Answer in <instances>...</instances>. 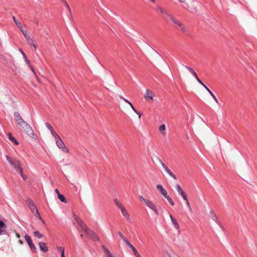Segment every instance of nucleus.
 I'll return each mask as SVG.
<instances>
[{"instance_id": "nucleus-33", "label": "nucleus", "mask_w": 257, "mask_h": 257, "mask_svg": "<svg viewBox=\"0 0 257 257\" xmlns=\"http://www.w3.org/2000/svg\"><path fill=\"white\" fill-rule=\"evenodd\" d=\"M58 197L62 202L66 203V199L63 195H61V194H59Z\"/></svg>"}, {"instance_id": "nucleus-7", "label": "nucleus", "mask_w": 257, "mask_h": 257, "mask_svg": "<svg viewBox=\"0 0 257 257\" xmlns=\"http://www.w3.org/2000/svg\"><path fill=\"white\" fill-rule=\"evenodd\" d=\"M25 238L26 240L28 242L29 246L30 247L31 249L33 251L36 252V248L35 245L33 243V242H32V240L31 237L29 235H26L25 236Z\"/></svg>"}, {"instance_id": "nucleus-43", "label": "nucleus", "mask_w": 257, "mask_h": 257, "mask_svg": "<svg viewBox=\"0 0 257 257\" xmlns=\"http://www.w3.org/2000/svg\"><path fill=\"white\" fill-rule=\"evenodd\" d=\"M61 149L62 150L63 152H64V153H69V150L66 148L65 145L64 146V148H61Z\"/></svg>"}, {"instance_id": "nucleus-13", "label": "nucleus", "mask_w": 257, "mask_h": 257, "mask_svg": "<svg viewBox=\"0 0 257 257\" xmlns=\"http://www.w3.org/2000/svg\"><path fill=\"white\" fill-rule=\"evenodd\" d=\"M157 12L161 14H165L166 15L167 17L168 16V14H169L170 13L169 12H168V11H167V10H166L165 9L161 7H160V6H158L157 7Z\"/></svg>"}, {"instance_id": "nucleus-50", "label": "nucleus", "mask_w": 257, "mask_h": 257, "mask_svg": "<svg viewBox=\"0 0 257 257\" xmlns=\"http://www.w3.org/2000/svg\"><path fill=\"white\" fill-rule=\"evenodd\" d=\"M138 115H139V118H141V115H142V113H140L137 110V112H136Z\"/></svg>"}, {"instance_id": "nucleus-44", "label": "nucleus", "mask_w": 257, "mask_h": 257, "mask_svg": "<svg viewBox=\"0 0 257 257\" xmlns=\"http://www.w3.org/2000/svg\"><path fill=\"white\" fill-rule=\"evenodd\" d=\"M184 200L186 201V205H187V206L189 208L190 210L191 211L192 209H191V206H190V203L188 201V198L187 197V200Z\"/></svg>"}, {"instance_id": "nucleus-34", "label": "nucleus", "mask_w": 257, "mask_h": 257, "mask_svg": "<svg viewBox=\"0 0 257 257\" xmlns=\"http://www.w3.org/2000/svg\"><path fill=\"white\" fill-rule=\"evenodd\" d=\"M25 61L27 63V64L30 66L31 70L33 71L34 74L36 75V73L34 70L33 67L31 65L30 61L28 60V58L27 59H25Z\"/></svg>"}, {"instance_id": "nucleus-17", "label": "nucleus", "mask_w": 257, "mask_h": 257, "mask_svg": "<svg viewBox=\"0 0 257 257\" xmlns=\"http://www.w3.org/2000/svg\"><path fill=\"white\" fill-rule=\"evenodd\" d=\"M55 141L56 144L59 148L61 149L62 148H64L65 144L60 138L56 140Z\"/></svg>"}, {"instance_id": "nucleus-58", "label": "nucleus", "mask_w": 257, "mask_h": 257, "mask_svg": "<svg viewBox=\"0 0 257 257\" xmlns=\"http://www.w3.org/2000/svg\"><path fill=\"white\" fill-rule=\"evenodd\" d=\"M151 1L152 2H153V3H155V0H151Z\"/></svg>"}, {"instance_id": "nucleus-18", "label": "nucleus", "mask_w": 257, "mask_h": 257, "mask_svg": "<svg viewBox=\"0 0 257 257\" xmlns=\"http://www.w3.org/2000/svg\"><path fill=\"white\" fill-rule=\"evenodd\" d=\"M39 247L42 251L46 252L48 250L47 246L45 242H40L39 243Z\"/></svg>"}, {"instance_id": "nucleus-45", "label": "nucleus", "mask_w": 257, "mask_h": 257, "mask_svg": "<svg viewBox=\"0 0 257 257\" xmlns=\"http://www.w3.org/2000/svg\"><path fill=\"white\" fill-rule=\"evenodd\" d=\"M132 250H133L134 254L136 256L137 255H138L139 253V252L137 251V250L134 247L132 249Z\"/></svg>"}, {"instance_id": "nucleus-15", "label": "nucleus", "mask_w": 257, "mask_h": 257, "mask_svg": "<svg viewBox=\"0 0 257 257\" xmlns=\"http://www.w3.org/2000/svg\"><path fill=\"white\" fill-rule=\"evenodd\" d=\"M168 18L169 20L174 25H177L179 22V20L177 19L174 16L170 13L168 14Z\"/></svg>"}, {"instance_id": "nucleus-28", "label": "nucleus", "mask_w": 257, "mask_h": 257, "mask_svg": "<svg viewBox=\"0 0 257 257\" xmlns=\"http://www.w3.org/2000/svg\"><path fill=\"white\" fill-rule=\"evenodd\" d=\"M164 197L168 201L171 205L174 206L175 205V203L172 199L170 196L168 195V194H167V196H165Z\"/></svg>"}, {"instance_id": "nucleus-40", "label": "nucleus", "mask_w": 257, "mask_h": 257, "mask_svg": "<svg viewBox=\"0 0 257 257\" xmlns=\"http://www.w3.org/2000/svg\"><path fill=\"white\" fill-rule=\"evenodd\" d=\"M63 1H64L65 2V6L66 7V8L67 9V10H68L69 13L70 14H71V9L69 6V5H68V4L65 1V0H62Z\"/></svg>"}, {"instance_id": "nucleus-16", "label": "nucleus", "mask_w": 257, "mask_h": 257, "mask_svg": "<svg viewBox=\"0 0 257 257\" xmlns=\"http://www.w3.org/2000/svg\"><path fill=\"white\" fill-rule=\"evenodd\" d=\"M121 210V212L123 215L128 220H130V215L128 213L127 210L124 208V207L122 206L121 208H119Z\"/></svg>"}, {"instance_id": "nucleus-22", "label": "nucleus", "mask_w": 257, "mask_h": 257, "mask_svg": "<svg viewBox=\"0 0 257 257\" xmlns=\"http://www.w3.org/2000/svg\"><path fill=\"white\" fill-rule=\"evenodd\" d=\"M176 25L178 27V29H179L181 31L183 32L186 31L185 27L180 21H179Z\"/></svg>"}, {"instance_id": "nucleus-42", "label": "nucleus", "mask_w": 257, "mask_h": 257, "mask_svg": "<svg viewBox=\"0 0 257 257\" xmlns=\"http://www.w3.org/2000/svg\"><path fill=\"white\" fill-rule=\"evenodd\" d=\"M45 125H46V127H47L49 130H50V131H51L53 130V128H52V127L51 126V125L49 123H45Z\"/></svg>"}, {"instance_id": "nucleus-39", "label": "nucleus", "mask_w": 257, "mask_h": 257, "mask_svg": "<svg viewBox=\"0 0 257 257\" xmlns=\"http://www.w3.org/2000/svg\"><path fill=\"white\" fill-rule=\"evenodd\" d=\"M154 158L155 160L159 163H161L162 162L161 159L157 156V155H154Z\"/></svg>"}, {"instance_id": "nucleus-1", "label": "nucleus", "mask_w": 257, "mask_h": 257, "mask_svg": "<svg viewBox=\"0 0 257 257\" xmlns=\"http://www.w3.org/2000/svg\"><path fill=\"white\" fill-rule=\"evenodd\" d=\"M74 219L76 223L79 225V227L85 232L86 235L89 238L96 241L98 240V237L95 233L91 230L87 225L82 221V220L77 217L76 215L74 214Z\"/></svg>"}, {"instance_id": "nucleus-8", "label": "nucleus", "mask_w": 257, "mask_h": 257, "mask_svg": "<svg viewBox=\"0 0 257 257\" xmlns=\"http://www.w3.org/2000/svg\"><path fill=\"white\" fill-rule=\"evenodd\" d=\"M160 165L164 169L165 171L168 173L171 177L173 178L175 180L177 179L176 176L170 171L168 167L163 162H161Z\"/></svg>"}, {"instance_id": "nucleus-51", "label": "nucleus", "mask_w": 257, "mask_h": 257, "mask_svg": "<svg viewBox=\"0 0 257 257\" xmlns=\"http://www.w3.org/2000/svg\"><path fill=\"white\" fill-rule=\"evenodd\" d=\"M61 257H65L64 251L61 252Z\"/></svg>"}, {"instance_id": "nucleus-37", "label": "nucleus", "mask_w": 257, "mask_h": 257, "mask_svg": "<svg viewBox=\"0 0 257 257\" xmlns=\"http://www.w3.org/2000/svg\"><path fill=\"white\" fill-rule=\"evenodd\" d=\"M37 217L39 218L40 219H42V218L40 216V213L38 212V209H37L36 211H34V213H33Z\"/></svg>"}, {"instance_id": "nucleus-21", "label": "nucleus", "mask_w": 257, "mask_h": 257, "mask_svg": "<svg viewBox=\"0 0 257 257\" xmlns=\"http://www.w3.org/2000/svg\"><path fill=\"white\" fill-rule=\"evenodd\" d=\"M170 217L172 221V223L173 224V225H174L175 227L177 229H179V224L178 223L177 220L174 219L171 214L170 215Z\"/></svg>"}, {"instance_id": "nucleus-31", "label": "nucleus", "mask_w": 257, "mask_h": 257, "mask_svg": "<svg viewBox=\"0 0 257 257\" xmlns=\"http://www.w3.org/2000/svg\"><path fill=\"white\" fill-rule=\"evenodd\" d=\"M34 235L35 237L40 239L43 237V235L40 233L38 231H35L34 232Z\"/></svg>"}, {"instance_id": "nucleus-32", "label": "nucleus", "mask_w": 257, "mask_h": 257, "mask_svg": "<svg viewBox=\"0 0 257 257\" xmlns=\"http://www.w3.org/2000/svg\"><path fill=\"white\" fill-rule=\"evenodd\" d=\"M164 256L165 257H174L168 250H164Z\"/></svg>"}, {"instance_id": "nucleus-57", "label": "nucleus", "mask_w": 257, "mask_h": 257, "mask_svg": "<svg viewBox=\"0 0 257 257\" xmlns=\"http://www.w3.org/2000/svg\"><path fill=\"white\" fill-rule=\"evenodd\" d=\"M41 220H42V223H45V222H44V220H43L42 219H41Z\"/></svg>"}, {"instance_id": "nucleus-55", "label": "nucleus", "mask_w": 257, "mask_h": 257, "mask_svg": "<svg viewBox=\"0 0 257 257\" xmlns=\"http://www.w3.org/2000/svg\"><path fill=\"white\" fill-rule=\"evenodd\" d=\"M19 242H20V244H23V240H19Z\"/></svg>"}, {"instance_id": "nucleus-26", "label": "nucleus", "mask_w": 257, "mask_h": 257, "mask_svg": "<svg viewBox=\"0 0 257 257\" xmlns=\"http://www.w3.org/2000/svg\"><path fill=\"white\" fill-rule=\"evenodd\" d=\"M206 90L209 93V94H210V95L212 96V97L213 98V99L214 100V101L216 102V103H218V99H217V98L216 97V96L214 95V94L212 92V91L208 88L207 87L206 88Z\"/></svg>"}, {"instance_id": "nucleus-29", "label": "nucleus", "mask_w": 257, "mask_h": 257, "mask_svg": "<svg viewBox=\"0 0 257 257\" xmlns=\"http://www.w3.org/2000/svg\"><path fill=\"white\" fill-rule=\"evenodd\" d=\"M114 203L115 205L119 208H121L123 206L117 198L114 199Z\"/></svg>"}, {"instance_id": "nucleus-5", "label": "nucleus", "mask_w": 257, "mask_h": 257, "mask_svg": "<svg viewBox=\"0 0 257 257\" xmlns=\"http://www.w3.org/2000/svg\"><path fill=\"white\" fill-rule=\"evenodd\" d=\"M21 32L25 37L26 40L29 44H33L34 38L32 37L31 33L27 30H21Z\"/></svg>"}, {"instance_id": "nucleus-52", "label": "nucleus", "mask_w": 257, "mask_h": 257, "mask_svg": "<svg viewBox=\"0 0 257 257\" xmlns=\"http://www.w3.org/2000/svg\"><path fill=\"white\" fill-rule=\"evenodd\" d=\"M16 145L19 144L18 142L15 139L14 141H13Z\"/></svg>"}, {"instance_id": "nucleus-23", "label": "nucleus", "mask_w": 257, "mask_h": 257, "mask_svg": "<svg viewBox=\"0 0 257 257\" xmlns=\"http://www.w3.org/2000/svg\"><path fill=\"white\" fill-rule=\"evenodd\" d=\"M185 67L193 74V75L195 77V78L198 77V75H197V73L195 72V71L192 68H191L188 66H185Z\"/></svg>"}, {"instance_id": "nucleus-30", "label": "nucleus", "mask_w": 257, "mask_h": 257, "mask_svg": "<svg viewBox=\"0 0 257 257\" xmlns=\"http://www.w3.org/2000/svg\"><path fill=\"white\" fill-rule=\"evenodd\" d=\"M102 248L103 249L104 252L107 254L108 257H111V256H113V255L110 253V252L109 251V250L107 248H106L104 246L102 247Z\"/></svg>"}, {"instance_id": "nucleus-12", "label": "nucleus", "mask_w": 257, "mask_h": 257, "mask_svg": "<svg viewBox=\"0 0 257 257\" xmlns=\"http://www.w3.org/2000/svg\"><path fill=\"white\" fill-rule=\"evenodd\" d=\"M157 189L160 191V193H161L164 197L167 196V192L166 189L162 186V185L158 184L156 185Z\"/></svg>"}, {"instance_id": "nucleus-41", "label": "nucleus", "mask_w": 257, "mask_h": 257, "mask_svg": "<svg viewBox=\"0 0 257 257\" xmlns=\"http://www.w3.org/2000/svg\"><path fill=\"white\" fill-rule=\"evenodd\" d=\"M125 243L131 249L133 248L134 247L133 246V245L128 241L127 240Z\"/></svg>"}, {"instance_id": "nucleus-49", "label": "nucleus", "mask_w": 257, "mask_h": 257, "mask_svg": "<svg viewBox=\"0 0 257 257\" xmlns=\"http://www.w3.org/2000/svg\"><path fill=\"white\" fill-rule=\"evenodd\" d=\"M30 45L33 46L34 47L35 49L36 50L37 47H36V44L34 43V41L33 42V44H30Z\"/></svg>"}, {"instance_id": "nucleus-36", "label": "nucleus", "mask_w": 257, "mask_h": 257, "mask_svg": "<svg viewBox=\"0 0 257 257\" xmlns=\"http://www.w3.org/2000/svg\"><path fill=\"white\" fill-rule=\"evenodd\" d=\"M51 133L52 135L54 137L55 140L60 138V137L57 134V133L54 130L51 131Z\"/></svg>"}, {"instance_id": "nucleus-56", "label": "nucleus", "mask_w": 257, "mask_h": 257, "mask_svg": "<svg viewBox=\"0 0 257 257\" xmlns=\"http://www.w3.org/2000/svg\"><path fill=\"white\" fill-rule=\"evenodd\" d=\"M137 257H141L140 253L136 255Z\"/></svg>"}, {"instance_id": "nucleus-53", "label": "nucleus", "mask_w": 257, "mask_h": 257, "mask_svg": "<svg viewBox=\"0 0 257 257\" xmlns=\"http://www.w3.org/2000/svg\"><path fill=\"white\" fill-rule=\"evenodd\" d=\"M55 192L57 194V195H58V194H60V193H59V190H58L57 189H56L55 190Z\"/></svg>"}, {"instance_id": "nucleus-20", "label": "nucleus", "mask_w": 257, "mask_h": 257, "mask_svg": "<svg viewBox=\"0 0 257 257\" xmlns=\"http://www.w3.org/2000/svg\"><path fill=\"white\" fill-rule=\"evenodd\" d=\"M119 97H120V98L123 99L125 102L127 103L130 105V106L133 109V110L134 111V112H137V110L134 107V106H133V104L129 100H128L127 99H125V98H124L122 96H119Z\"/></svg>"}, {"instance_id": "nucleus-47", "label": "nucleus", "mask_w": 257, "mask_h": 257, "mask_svg": "<svg viewBox=\"0 0 257 257\" xmlns=\"http://www.w3.org/2000/svg\"><path fill=\"white\" fill-rule=\"evenodd\" d=\"M9 139L12 142L15 140V138L12 136V134L11 133L9 134Z\"/></svg>"}, {"instance_id": "nucleus-14", "label": "nucleus", "mask_w": 257, "mask_h": 257, "mask_svg": "<svg viewBox=\"0 0 257 257\" xmlns=\"http://www.w3.org/2000/svg\"><path fill=\"white\" fill-rule=\"evenodd\" d=\"M168 18L169 20L174 25H177L179 22V20L177 19L174 16L170 13L168 14Z\"/></svg>"}, {"instance_id": "nucleus-11", "label": "nucleus", "mask_w": 257, "mask_h": 257, "mask_svg": "<svg viewBox=\"0 0 257 257\" xmlns=\"http://www.w3.org/2000/svg\"><path fill=\"white\" fill-rule=\"evenodd\" d=\"M176 188L178 193L181 196L183 199L187 200V196L181 187L179 185H177Z\"/></svg>"}, {"instance_id": "nucleus-35", "label": "nucleus", "mask_w": 257, "mask_h": 257, "mask_svg": "<svg viewBox=\"0 0 257 257\" xmlns=\"http://www.w3.org/2000/svg\"><path fill=\"white\" fill-rule=\"evenodd\" d=\"M118 234L119 235V236L121 237V238L123 240V241L125 242L127 239L126 237H125L121 232L118 231Z\"/></svg>"}, {"instance_id": "nucleus-60", "label": "nucleus", "mask_w": 257, "mask_h": 257, "mask_svg": "<svg viewBox=\"0 0 257 257\" xmlns=\"http://www.w3.org/2000/svg\"><path fill=\"white\" fill-rule=\"evenodd\" d=\"M111 257H114V256L113 255V256H111Z\"/></svg>"}, {"instance_id": "nucleus-48", "label": "nucleus", "mask_w": 257, "mask_h": 257, "mask_svg": "<svg viewBox=\"0 0 257 257\" xmlns=\"http://www.w3.org/2000/svg\"><path fill=\"white\" fill-rule=\"evenodd\" d=\"M57 249L60 251V252L64 251L65 249L62 246H58L57 247Z\"/></svg>"}, {"instance_id": "nucleus-9", "label": "nucleus", "mask_w": 257, "mask_h": 257, "mask_svg": "<svg viewBox=\"0 0 257 257\" xmlns=\"http://www.w3.org/2000/svg\"><path fill=\"white\" fill-rule=\"evenodd\" d=\"M26 204L33 213H34V211H36L37 209L34 202L30 199L26 200Z\"/></svg>"}, {"instance_id": "nucleus-54", "label": "nucleus", "mask_w": 257, "mask_h": 257, "mask_svg": "<svg viewBox=\"0 0 257 257\" xmlns=\"http://www.w3.org/2000/svg\"><path fill=\"white\" fill-rule=\"evenodd\" d=\"M16 236H17L18 238H20V235L19 233H17V234H16Z\"/></svg>"}, {"instance_id": "nucleus-10", "label": "nucleus", "mask_w": 257, "mask_h": 257, "mask_svg": "<svg viewBox=\"0 0 257 257\" xmlns=\"http://www.w3.org/2000/svg\"><path fill=\"white\" fill-rule=\"evenodd\" d=\"M7 225L3 221H0V235L7 234Z\"/></svg>"}, {"instance_id": "nucleus-25", "label": "nucleus", "mask_w": 257, "mask_h": 257, "mask_svg": "<svg viewBox=\"0 0 257 257\" xmlns=\"http://www.w3.org/2000/svg\"><path fill=\"white\" fill-rule=\"evenodd\" d=\"M209 216L214 220H218V217H217L215 212L213 210H211L209 212Z\"/></svg>"}, {"instance_id": "nucleus-38", "label": "nucleus", "mask_w": 257, "mask_h": 257, "mask_svg": "<svg viewBox=\"0 0 257 257\" xmlns=\"http://www.w3.org/2000/svg\"><path fill=\"white\" fill-rule=\"evenodd\" d=\"M196 80L201 84L202 85L205 89L207 87L202 81L199 78V77H197L196 78Z\"/></svg>"}, {"instance_id": "nucleus-46", "label": "nucleus", "mask_w": 257, "mask_h": 257, "mask_svg": "<svg viewBox=\"0 0 257 257\" xmlns=\"http://www.w3.org/2000/svg\"><path fill=\"white\" fill-rule=\"evenodd\" d=\"M20 51L21 52V53H22L24 58L25 59H27V57L26 56V55L25 54V53L23 51V50H22L21 49H20Z\"/></svg>"}, {"instance_id": "nucleus-27", "label": "nucleus", "mask_w": 257, "mask_h": 257, "mask_svg": "<svg viewBox=\"0 0 257 257\" xmlns=\"http://www.w3.org/2000/svg\"><path fill=\"white\" fill-rule=\"evenodd\" d=\"M13 19L14 21V22L16 23V24L17 25V26L19 27V28L20 29V30L21 31V30H24L22 27V25H21V23L18 21L15 17H13Z\"/></svg>"}, {"instance_id": "nucleus-2", "label": "nucleus", "mask_w": 257, "mask_h": 257, "mask_svg": "<svg viewBox=\"0 0 257 257\" xmlns=\"http://www.w3.org/2000/svg\"><path fill=\"white\" fill-rule=\"evenodd\" d=\"M22 130L30 137L35 139V135L32 127L24 120L18 123Z\"/></svg>"}, {"instance_id": "nucleus-4", "label": "nucleus", "mask_w": 257, "mask_h": 257, "mask_svg": "<svg viewBox=\"0 0 257 257\" xmlns=\"http://www.w3.org/2000/svg\"><path fill=\"white\" fill-rule=\"evenodd\" d=\"M140 200L143 202L148 207L154 211L155 213L158 215L159 212L156 204L151 200L145 198L143 196H140Z\"/></svg>"}, {"instance_id": "nucleus-3", "label": "nucleus", "mask_w": 257, "mask_h": 257, "mask_svg": "<svg viewBox=\"0 0 257 257\" xmlns=\"http://www.w3.org/2000/svg\"><path fill=\"white\" fill-rule=\"evenodd\" d=\"M6 159L9 162L10 164L14 167L15 170L17 172H19L22 177L25 179L23 175L22 168L19 161L15 158H11L9 156H6Z\"/></svg>"}, {"instance_id": "nucleus-24", "label": "nucleus", "mask_w": 257, "mask_h": 257, "mask_svg": "<svg viewBox=\"0 0 257 257\" xmlns=\"http://www.w3.org/2000/svg\"><path fill=\"white\" fill-rule=\"evenodd\" d=\"M159 131L163 135H165L166 131V126L165 124L161 125L159 127Z\"/></svg>"}, {"instance_id": "nucleus-6", "label": "nucleus", "mask_w": 257, "mask_h": 257, "mask_svg": "<svg viewBox=\"0 0 257 257\" xmlns=\"http://www.w3.org/2000/svg\"><path fill=\"white\" fill-rule=\"evenodd\" d=\"M155 96L154 92L148 89L146 90L144 95V97L147 101L150 100L153 101Z\"/></svg>"}, {"instance_id": "nucleus-59", "label": "nucleus", "mask_w": 257, "mask_h": 257, "mask_svg": "<svg viewBox=\"0 0 257 257\" xmlns=\"http://www.w3.org/2000/svg\"><path fill=\"white\" fill-rule=\"evenodd\" d=\"M83 237V235H82V234H81V237Z\"/></svg>"}, {"instance_id": "nucleus-19", "label": "nucleus", "mask_w": 257, "mask_h": 257, "mask_svg": "<svg viewBox=\"0 0 257 257\" xmlns=\"http://www.w3.org/2000/svg\"><path fill=\"white\" fill-rule=\"evenodd\" d=\"M14 117L15 120L18 123L23 120L18 112H15L14 113Z\"/></svg>"}]
</instances>
